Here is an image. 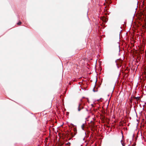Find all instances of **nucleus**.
<instances>
[{"mask_svg":"<svg viewBox=\"0 0 146 146\" xmlns=\"http://www.w3.org/2000/svg\"><path fill=\"white\" fill-rule=\"evenodd\" d=\"M83 108L84 106L83 104H82V100H81L80 102L78 104V111H79Z\"/></svg>","mask_w":146,"mask_h":146,"instance_id":"f257e3e1","label":"nucleus"},{"mask_svg":"<svg viewBox=\"0 0 146 146\" xmlns=\"http://www.w3.org/2000/svg\"><path fill=\"white\" fill-rule=\"evenodd\" d=\"M116 62L117 67L119 68L121 66L122 61L121 60L118 59L116 61Z\"/></svg>","mask_w":146,"mask_h":146,"instance_id":"f03ea898","label":"nucleus"},{"mask_svg":"<svg viewBox=\"0 0 146 146\" xmlns=\"http://www.w3.org/2000/svg\"><path fill=\"white\" fill-rule=\"evenodd\" d=\"M133 98L136 99L137 101V103L138 104V102L140 100V97H133Z\"/></svg>","mask_w":146,"mask_h":146,"instance_id":"7ed1b4c3","label":"nucleus"},{"mask_svg":"<svg viewBox=\"0 0 146 146\" xmlns=\"http://www.w3.org/2000/svg\"><path fill=\"white\" fill-rule=\"evenodd\" d=\"M102 20L104 22H106V19L105 17H103L102 19Z\"/></svg>","mask_w":146,"mask_h":146,"instance_id":"20e7f679","label":"nucleus"},{"mask_svg":"<svg viewBox=\"0 0 146 146\" xmlns=\"http://www.w3.org/2000/svg\"><path fill=\"white\" fill-rule=\"evenodd\" d=\"M85 127V124H83L82 125H81V127L83 130H84V128Z\"/></svg>","mask_w":146,"mask_h":146,"instance_id":"39448f33","label":"nucleus"},{"mask_svg":"<svg viewBox=\"0 0 146 146\" xmlns=\"http://www.w3.org/2000/svg\"><path fill=\"white\" fill-rule=\"evenodd\" d=\"M74 131L75 133L74 135H75L77 133V130H76V129L75 128H74Z\"/></svg>","mask_w":146,"mask_h":146,"instance_id":"423d86ee","label":"nucleus"},{"mask_svg":"<svg viewBox=\"0 0 146 146\" xmlns=\"http://www.w3.org/2000/svg\"><path fill=\"white\" fill-rule=\"evenodd\" d=\"M70 142H68L66 144V145H68V146H70Z\"/></svg>","mask_w":146,"mask_h":146,"instance_id":"0eeeda50","label":"nucleus"},{"mask_svg":"<svg viewBox=\"0 0 146 146\" xmlns=\"http://www.w3.org/2000/svg\"><path fill=\"white\" fill-rule=\"evenodd\" d=\"M21 22L19 21L17 23V24L19 25H20L21 24Z\"/></svg>","mask_w":146,"mask_h":146,"instance_id":"6e6552de","label":"nucleus"},{"mask_svg":"<svg viewBox=\"0 0 146 146\" xmlns=\"http://www.w3.org/2000/svg\"><path fill=\"white\" fill-rule=\"evenodd\" d=\"M132 101H133V99L132 98H131L130 99V102L131 103H132Z\"/></svg>","mask_w":146,"mask_h":146,"instance_id":"1a4fd4ad","label":"nucleus"},{"mask_svg":"<svg viewBox=\"0 0 146 146\" xmlns=\"http://www.w3.org/2000/svg\"><path fill=\"white\" fill-rule=\"evenodd\" d=\"M105 8H106V7H105ZM104 10H105V11H106L107 10V9H104Z\"/></svg>","mask_w":146,"mask_h":146,"instance_id":"9d476101","label":"nucleus"},{"mask_svg":"<svg viewBox=\"0 0 146 146\" xmlns=\"http://www.w3.org/2000/svg\"><path fill=\"white\" fill-rule=\"evenodd\" d=\"M118 47H119V51H120V49H119V46H118Z\"/></svg>","mask_w":146,"mask_h":146,"instance_id":"9b49d317","label":"nucleus"},{"mask_svg":"<svg viewBox=\"0 0 146 146\" xmlns=\"http://www.w3.org/2000/svg\"><path fill=\"white\" fill-rule=\"evenodd\" d=\"M123 146H125L123 144H122Z\"/></svg>","mask_w":146,"mask_h":146,"instance_id":"f8f14e48","label":"nucleus"},{"mask_svg":"<svg viewBox=\"0 0 146 146\" xmlns=\"http://www.w3.org/2000/svg\"><path fill=\"white\" fill-rule=\"evenodd\" d=\"M74 136V135L72 136V137H73Z\"/></svg>","mask_w":146,"mask_h":146,"instance_id":"ddd939ff","label":"nucleus"}]
</instances>
